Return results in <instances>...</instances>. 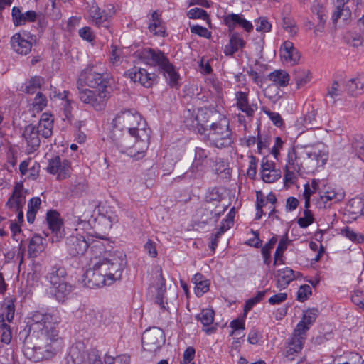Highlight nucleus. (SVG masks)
I'll use <instances>...</instances> for the list:
<instances>
[{"label": "nucleus", "mask_w": 364, "mask_h": 364, "mask_svg": "<svg viewBox=\"0 0 364 364\" xmlns=\"http://www.w3.org/2000/svg\"><path fill=\"white\" fill-rule=\"evenodd\" d=\"M30 333L24 341L23 354L30 360L40 362L51 358L55 354L52 343L56 340L55 326L59 317L54 312L35 311L28 317Z\"/></svg>", "instance_id": "1"}, {"label": "nucleus", "mask_w": 364, "mask_h": 364, "mask_svg": "<svg viewBox=\"0 0 364 364\" xmlns=\"http://www.w3.org/2000/svg\"><path fill=\"white\" fill-rule=\"evenodd\" d=\"M126 264V255L123 252H105L91 259L90 267L83 274L82 283L90 289L111 285L121 279Z\"/></svg>", "instance_id": "2"}, {"label": "nucleus", "mask_w": 364, "mask_h": 364, "mask_svg": "<svg viewBox=\"0 0 364 364\" xmlns=\"http://www.w3.org/2000/svg\"><path fill=\"white\" fill-rule=\"evenodd\" d=\"M149 138V129H139L138 132H119V129L112 131V139L117 149L122 153L137 159L147 150Z\"/></svg>", "instance_id": "3"}, {"label": "nucleus", "mask_w": 364, "mask_h": 364, "mask_svg": "<svg viewBox=\"0 0 364 364\" xmlns=\"http://www.w3.org/2000/svg\"><path fill=\"white\" fill-rule=\"evenodd\" d=\"M137 56L146 64L159 67L170 86H178L179 75L162 51L144 48L137 53Z\"/></svg>", "instance_id": "4"}, {"label": "nucleus", "mask_w": 364, "mask_h": 364, "mask_svg": "<svg viewBox=\"0 0 364 364\" xmlns=\"http://www.w3.org/2000/svg\"><path fill=\"white\" fill-rule=\"evenodd\" d=\"M205 132L206 140L218 149L229 147L233 142L229 121L226 117H222L218 122L213 123L209 129H205Z\"/></svg>", "instance_id": "5"}, {"label": "nucleus", "mask_w": 364, "mask_h": 364, "mask_svg": "<svg viewBox=\"0 0 364 364\" xmlns=\"http://www.w3.org/2000/svg\"><path fill=\"white\" fill-rule=\"evenodd\" d=\"M146 122L136 112L130 110L122 111L113 120V129L119 132H138L139 129H146Z\"/></svg>", "instance_id": "6"}, {"label": "nucleus", "mask_w": 364, "mask_h": 364, "mask_svg": "<svg viewBox=\"0 0 364 364\" xmlns=\"http://www.w3.org/2000/svg\"><path fill=\"white\" fill-rule=\"evenodd\" d=\"M364 6L363 0H336L335 10L332 14L333 24H347L352 16V10L360 9Z\"/></svg>", "instance_id": "7"}, {"label": "nucleus", "mask_w": 364, "mask_h": 364, "mask_svg": "<svg viewBox=\"0 0 364 364\" xmlns=\"http://www.w3.org/2000/svg\"><path fill=\"white\" fill-rule=\"evenodd\" d=\"M107 85L108 81L92 67L82 71L77 80V89H80V86H88L98 90H107Z\"/></svg>", "instance_id": "8"}, {"label": "nucleus", "mask_w": 364, "mask_h": 364, "mask_svg": "<svg viewBox=\"0 0 364 364\" xmlns=\"http://www.w3.org/2000/svg\"><path fill=\"white\" fill-rule=\"evenodd\" d=\"M78 90L80 100L83 103L90 105L96 110H102L109 97L107 90H89L81 86Z\"/></svg>", "instance_id": "9"}, {"label": "nucleus", "mask_w": 364, "mask_h": 364, "mask_svg": "<svg viewBox=\"0 0 364 364\" xmlns=\"http://www.w3.org/2000/svg\"><path fill=\"white\" fill-rule=\"evenodd\" d=\"M213 156L211 155L209 150L201 147H196L195 149L194 159L190 170L192 173L200 176L206 168H213Z\"/></svg>", "instance_id": "10"}, {"label": "nucleus", "mask_w": 364, "mask_h": 364, "mask_svg": "<svg viewBox=\"0 0 364 364\" xmlns=\"http://www.w3.org/2000/svg\"><path fill=\"white\" fill-rule=\"evenodd\" d=\"M141 341L145 350L155 351L165 343L164 331L157 327L146 330L142 335Z\"/></svg>", "instance_id": "11"}, {"label": "nucleus", "mask_w": 364, "mask_h": 364, "mask_svg": "<svg viewBox=\"0 0 364 364\" xmlns=\"http://www.w3.org/2000/svg\"><path fill=\"white\" fill-rule=\"evenodd\" d=\"M71 164L67 159H61L59 156H55L50 159L47 167V171L53 175H57V178L60 181L64 180L70 176Z\"/></svg>", "instance_id": "12"}, {"label": "nucleus", "mask_w": 364, "mask_h": 364, "mask_svg": "<svg viewBox=\"0 0 364 364\" xmlns=\"http://www.w3.org/2000/svg\"><path fill=\"white\" fill-rule=\"evenodd\" d=\"M89 245V240L79 234L70 235L66 239L68 252L72 257L84 255Z\"/></svg>", "instance_id": "13"}, {"label": "nucleus", "mask_w": 364, "mask_h": 364, "mask_svg": "<svg viewBox=\"0 0 364 364\" xmlns=\"http://www.w3.org/2000/svg\"><path fill=\"white\" fill-rule=\"evenodd\" d=\"M129 75L132 81L139 82L146 88L151 87L157 81V75L149 73L146 70L134 67L129 70Z\"/></svg>", "instance_id": "14"}, {"label": "nucleus", "mask_w": 364, "mask_h": 364, "mask_svg": "<svg viewBox=\"0 0 364 364\" xmlns=\"http://www.w3.org/2000/svg\"><path fill=\"white\" fill-rule=\"evenodd\" d=\"M306 340V336L294 331L293 335L287 342V346L284 350V355L291 360L294 355L301 352Z\"/></svg>", "instance_id": "15"}, {"label": "nucleus", "mask_w": 364, "mask_h": 364, "mask_svg": "<svg viewBox=\"0 0 364 364\" xmlns=\"http://www.w3.org/2000/svg\"><path fill=\"white\" fill-rule=\"evenodd\" d=\"M23 186L21 183H17L9 197L6 205L14 210L22 209L26 203V193Z\"/></svg>", "instance_id": "16"}, {"label": "nucleus", "mask_w": 364, "mask_h": 364, "mask_svg": "<svg viewBox=\"0 0 364 364\" xmlns=\"http://www.w3.org/2000/svg\"><path fill=\"white\" fill-rule=\"evenodd\" d=\"M249 90L237 91L235 92L236 107L247 117H252L257 110V104H250L248 99Z\"/></svg>", "instance_id": "17"}, {"label": "nucleus", "mask_w": 364, "mask_h": 364, "mask_svg": "<svg viewBox=\"0 0 364 364\" xmlns=\"http://www.w3.org/2000/svg\"><path fill=\"white\" fill-rule=\"evenodd\" d=\"M77 316L88 326H98L102 320V313L92 307L83 306L77 311Z\"/></svg>", "instance_id": "18"}, {"label": "nucleus", "mask_w": 364, "mask_h": 364, "mask_svg": "<svg viewBox=\"0 0 364 364\" xmlns=\"http://www.w3.org/2000/svg\"><path fill=\"white\" fill-rule=\"evenodd\" d=\"M280 56L285 63L291 65L296 64L300 59L299 50L294 46L292 42L286 41L280 48Z\"/></svg>", "instance_id": "19"}, {"label": "nucleus", "mask_w": 364, "mask_h": 364, "mask_svg": "<svg viewBox=\"0 0 364 364\" xmlns=\"http://www.w3.org/2000/svg\"><path fill=\"white\" fill-rule=\"evenodd\" d=\"M26 33H16L11 38V46L13 50L21 55H27L32 48V43L28 40Z\"/></svg>", "instance_id": "20"}, {"label": "nucleus", "mask_w": 364, "mask_h": 364, "mask_svg": "<svg viewBox=\"0 0 364 364\" xmlns=\"http://www.w3.org/2000/svg\"><path fill=\"white\" fill-rule=\"evenodd\" d=\"M223 21L230 32L237 26L242 27L247 32L251 31L253 28L252 24L244 18L242 15L231 14L225 16Z\"/></svg>", "instance_id": "21"}, {"label": "nucleus", "mask_w": 364, "mask_h": 364, "mask_svg": "<svg viewBox=\"0 0 364 364\" xmlns=\"http://www.w3.org/2000/svg\"><path fill=\"white\" fill-rule=\"evenodd\" d=\"M319 311L316 308L309 309L304 311L302 319L296 325L294 331L306 336L309 326L312 325L318 317Z\"/></svg>", "instance_id": "22"}, {"label": "nucleus", "mask_w": 364, "mask_h": 364, "mask_svg": "<svg viewBox=\"0 0 364 364\" xmlns=\"http://www.w3.org/2000/svg\"><path fill=\"white\" fill-rule=\"evenodd\" d=\"M345 193L343 191H336L334 188H328L322 195L320 196L319 200L316 203V205L319 208H326L328 202L331 201L333 203H338L344 199Z\"/></svg>", "instance_id": "23"}, {"label": "nucleus", "mask_w": 364, "mask_h": 364, "mask_svg": "<svg viewBox=\"0 0 364 364\" xmlns=\"http://www.w3.org/2000/svg\"><path fill=\"white\" fill-rule=\"evenodd\" d=\"M345 216L355 220L364 214V200L360 198L350 200L345 208Z\"/></svg>", "instance_id": "24"}, {"label": "nucleus", "mask_w": 364, "mask_h": 364, "mask_svg": "<svg viewBox=\"0 0 364 364\" xmlns=\"http://www.w3.org/2000/svg\"><path fill=\"white\" fill-rule=\"evenodd\" d=\"M226 210V208H220L219 210L213 208V205L204 203L200 210V222L204 224L216 222L219 217Z\"/></svg>", "instance_id": "25"}, {"label": "nucleus", "mask_w": 364, "mask_h": 364, "mask_svg": "<svg viewBox=\"0 0 364 364\" xmlns=\"http://www.w3.org/2000/svg\"><path fill=\"white\" fill-rule=\"evenodd\" d=\"M85 363L84 344L80 342L76 343L70 348L66 364H85Z\"/></svg>", "instance_id": "26"}, {"label": "nucleus", "mask_w": 364, "mask_h": 364, "mask_svg": "<svg viewBox=\"0 0 364 364\" xmlns=\"http://www.w3.org/2000/svg\"><path fill=\"white\" fill-rule=\"evenodd\" d=\"M72 291V286L66 282L50 287V294L59 302H64L69 298Z\"/></svg>", "instance_id": "27"}, {"label": "nucleus", "mask_w": 364, "mask_h": 364, "mask_svg": "<svg viewBox=\"0 0 364 364\" xmlns=\"http://www.w3.org/2000/svg\"><path fill=\"white\" fill-rule=\"evenodd\" d=\"M308 158L315 160L318 166H323L328 160V151L323 144H318L306 153Z\"/></svg>", "instance_id": "28"}, {"label": "nucleus", "mask_w": 364, "mask_h": 364, "mask_svg": "<svg viewBox=\"0 0 364 364\" xmlns=\"http://www.w3.org/2000/svg\"><path fill=\"white\" fill-rule=\"evenodd\" d=\"M275 276L277 278V287L280 289L287 288L290 282L296 278L294 271L289 267L278 269Z\"/></svg>", "instance_id": "29"}, {"label": "nucleus", "mask_w": 364, "mask_h": 364, "mask_svg": "<svg viewBox=\"0 0 364 364\" xmlns=\"http://www.w3.org/2000/svg\"><path fill=\"white\" fill-rule=\"evenodd\" d=\"M46 240L38 235H34L29 242L28 255L35 258L43 252L46 248Z\"/></svg>", "instance_id": "30"}, {"label": "nucleus", "mask_w": 364, "mask_h": 364, "mask_svg": "<svg viewBox=\"0 0 364 364\" xmlns=\"http://www.w3.org/2000/svg\"><path fill=\"white\" fill-rule=\"evenodd\" d=\"M66 276L65 269L60 265L55 264L51 267L46 278L50 282V287L64 282Z\"/></svg>", "instance_id": "31"}, {"label": "nucleus", "mask_w": 364, "mask_h": 364, "mask_svg": "<svg viewBox=\"0 0 364 364\" xmlns=\"http://www.w3.org/2000/svg\"><path fill=\"white\" fill-rule=\"evenodd\" d=\"M40 134L36 127L33 124L26 126L24 129L23 136L27 144L33 150H36L40 145Z\"/></svg>", "instance_id": "32"}, {"label": "nucleus", "mask_w": 364, "mask_h": 364, "mask_svg": "<svg viewBox=\"0 0 364 364\" xmlns=\"http://www.w3.org/2000/svg\"><path fill=\"white\" fill-rule=\"evenodd\" d=\"M53 120L50 119V116L47 113H43L41 115L37 131L42 136L45 138L50 137L53 134Z\"/></svg>", "instance_id": "33"}, {"label": "nucleus", "mask_w": 364, "mask_h": 364, "mask_svg": "<svg viewBox=\"0 0 364 364\" xmlns=\"http://www.w3.org/2000/svg\"><path fill=\"white\" fill-rule=\"evenodd\" d=\"M47 222L49 228L55 234L57 238H61L63 234L60 232L62 221L59 218V213L55 210H49L47 213Z\"/></svg>", "instance_id": "34"}, {"label": "nucleus", "mask_w": 364, "mask_h": 364, "mask_svg": "<svg viewBox=\"0 0 364 364\" xmlns=\"http://www.w3.org/2000/svg\"><path fill=\"white\" fill-rule=\"evenodd\" d=\"M346 89L351 95H358L364 92V73L350 79L346 83Z\"/></svg>", "instance_id": "35"}, {"label": "nucleus", "mask_w": 364, "mask_h": 364, "mask_svg": "<svg viewBox=\"0 0 364 364\" xmlns=\"http://www.w3.org/2000/svg\"><path fill=\"white\" fill-rule=\"evenodd\" d=\"M90 13L96 26L108 28L107 20L111 17V15L107 14L105 11H101L97 6H92Z\"/></svg>", "instance_id": "36"}, {"label": "nucleus", "mask_w": 364, "mask_h": 364, "mask_svg": "<svg viewBox=\"0 0 364 364\" xmlns=\"http://www.w3.org/2000/svg\"><path fill=\"white\" fill-rule=\"evenodd\" d=\"M159 282L157 284V287L156 289V294L155 297V301L159 306L163 309H166V304L167 302L164 301V294L166 291V286H165V279L162 277V271L161 269H159Z\"/></svg>", "instance_id": "37"}, {"label": "nucleus", "mask_w": 364, "mask_h": 364, "mask_svg": "<svg viewBox=\"0 0 364 364\" xmlns=\"http://www.w3.org/2000/svg\"><path fill=\"white\" fill-rule=\"evenodd\" d=\"M44 80L39 76H35L28 79L21 87L22 92L27 94H33L41 88Z\"/></svg>", "instance_id": "38"}, {"label": "nucleus", "mask_w": 364, "mask_h": 364, "mask_svg": "<svg viewBox=\"0 0 364 364\" xmlns=\"http://www.w3.org/2000/svg\"><path fill=\"white\" fill-rule=\"evenodd\" d=\"M293 78L296 84V87L300 89L311 80V75L309 70L296 69L293 73Z\"/></svg>", "instance_id": "39"}, {"label": "nucleus", "mask_w": 364, "mask_h": 364, "mask_svg": "<svg viewBox=\"0 0 364 364\" xmlns=\"http://www.w3.org/2000/svg\"><path fill=\"white\" fill-rule=\"evenodd\" d=\"M268 79L278 86L285 87L288 85L289 75L284 70H277L269 73Z\"/></svg>", "instance_id": "40"}, {"label": "nucleus", "mask_w": 364, "mask_h": 364, "mask_svg": "<svg viewBox=\"0 0 364 364\" xmlns=\"http://www.w3.org/2000/svg\"><path fill=\"white\" fill-rule=\"evenodd\" d=\"M151 17L153 22L149 26L150 32L155 36H164L166 33L165 27L159 18L157 11L152 13Z\"/></svg>", "instance_id": "41"}, {"label": "nucleus", "mask_w": 364, "mask_h": 364, "mask_svg": "<svg viewBox=\"0 0 364 364\" xmlns=\"http://www.w3.org/2000/svg\"><path fill=\"white\" fill-rule=\"evenodd\" d=\"M286 166L294 171H300L301 168L302 163L295 147H291L288 151Z\"/></svg>", "instance_id": "42"}, {"label": "nucleus", "mask_w": 364, "mask_h": 364, "mask_svg": "<svg viewBox=\"0 0 364 364\" xmlns=\"http://www.w3.org/2000/svg\"><path fill=\"white\" fill-rule=\"evenodd\" d=\"M41 200L39 197L32 198L28 203L27 220L28 223H33L36 214L40 208Z\"/></svg>", "instance_id": "43"}, {"label": "nucleus", "mask_w": 364, "mask_h": 364, "mask_svg": "<svg viewBox=\"0 0 364 364\" xmlns=\"http://www.w3.org/2000/svg\"><path fill=\"white\" fill-rule=\"evenodd\" d=\"M282 27L284 31L289 33L291 36H296L299 31L295 19L289 16L282 18Z\"/></svg>", "instance_id": "44"}, {"label": "nucleus", "mask_w": 364, "mask_h": 364, "mask_svg": "<svg viewBox=\"0 0 364 364\" xmlns=\"http://www.w3.org/2000/svg\"><path fill=\"white\" fill-rule=\"evenodd\" d=\"M289 242L290 240L288 239L287 235H285V236H284L283 238L281 239L280 241L279 242L277 248L274 254V265H277L278 263H283L282 257L284 252L287 250Z\"/></svg>", "instance_id": "45"}, {"label": "nucleus", "mask_w": 364, "mask_h": 364, "mask_svg": "<svg viewBox=\"0 0 364 364\" xmlns=\"http://www.w3.org/2000/svg\"><path fill=\"white\" fill-rule=\"evenodd\" d=\"M11 340V331L9 325L5 323L3 314H0V341L9 343Z\"/></svg>", "instance_id": "46"}, {"label": "nucleus", "mask_w": 364, "mask_h": 364, "mask_svg": "<svg viewBox=\"0 0 364 364\" xmlns=\"http://www.w3.org/2000/svg\"><path fill=\"white\" fill-rule=\"evenodd\" d=\"M214 311L211 309H205L197 315V319L200 321L204 326H208L213 323L214 321Z\"/></svg>", "instance_id": "47"}, {"label": "nucleus", "mask_w": 364, "mask_h": 364, "mask_svg": "<svg viewBox=\"0 0 364 364\" xmlns=\"http://www.w3.org/2000/svg\"><path fill=\"white\" fill-rule=\"evenodd\" d=\"M220 198L221 197L218 191L213 189L206 195L205 203L212 204L213 205V208L218 210L220 208H225V206L221 207L220 205Z\"/></svg>", "instance_id": "48"}, {"label": "nucleus", "mask_w": 364, "mask_h": 364, "mask_svg": "<svg viewBox=\"0 0 364 364\" xmlns=\"http://www.w3.org/2000/svg\"><path fill=\"white\" fill-rule=\"evenodd\" d=\"M84 352L85 353V364H103V362L100 359V355L98 350L92 349L89 353H87L85 350V348L84 347Z\"/></svg>", "instance_id": "49"}, {"label": "nucleus", "mask_w": 364, "mask_h": 364, "mask_svg": "<svg viewBox=\"0 0 364 364\" xmlns=\"http://www.w3.org/2000/svg\"><path fill=\"white\" fill-rule=\"evenodd\" d=\"M46 105L47 100L46 96L41 92H38L32 103L33 109L37 112L42 111Z\"/></svg>", "instance_id": "50"}, {"label": "nucleus", "mask_w": 364, "mask_h": 364, "mask_svg": "<svg viewBox=\"0 0 364 364\" xmlns=\"http://www.w3.org/2000/svg\"><path fill=\"white\" fill-rule=\"evenodd\" d=\"M262 180L265 183H274L281 177L280 170L267 171V172H261Z\"/></svg>", "instance_id": "51"}, {"label": "nucleus", "mask_w": 364, "mask_h": 364, "mask_svg": "<svg viewBox=\"0 0 364 364\" xmlns=\"http://www.w3.org/2000/svg\"><path fill=\"white\" fill-rule=\"evenodd\" d=\"M187 16L189 18H193V19H197V18H200V19H208V14L207 12L203 10V9H200V8H193V9H190L188 13H187Z\"/></svg>", "instance_id": "52"}, {"label": "nucleus", "mask_w": 364, "mask_h": 364, "mask_svg": "<svg viewBox=\"0 0 364 364\" xmlns=\"http://www.w3.org/2000/svg\"><path fill=\"white\" fill-rule=\"evenodd\" d=\"M262 110L264 114H266L271 121L278 127H280L283 125L284 121L282 119L281 115L278 112H271L269 109L263 107Z\"/></svg>", "instance_id": "53"}, {"label": "nucleus", "mask_w": 364, "mask_h": 364, "mask_svg": "<svg viewBox=\"0 0 364 364\" xmlns=\"http://www.w3.org/2000/svg\"><path fill=\"white\" fill-rule=\"evenodd\" d=\"M314 222L313 215L309 210H304V217L299 218L298 219V224L301 228H306Z\"/></svg>", "instance_id": "54"}, {"label": "nucleus", "mask_w": 364, "mask_h": 364, "mask_svg": "<svg viewBox=\"0 0 364 364\" xmlns=\"http://www.w3.org/2000/svg\"><path fill=\"white\" fill-rule=\"evenodd\" d=\"M256 30L257 31H262V32H269L271 30L272 25L271 23L267 21L266 17H260L257 21H256Z\"/></svg>", "instance_id": "55"}, {"label": "nucleus", "mask_w": 364, "mask_h": 364, "mask_svg": "<svg viewBox=\"0 0 364 364\" xmlns=\"http://www.w3.org/2000/svg\"><path fill=\"white\" fill-rule=\"evenodd\" d=\"M342 90L337 81H333L330 86L328 87L327 95L332 99H335L341 95Z\"/></svg>", "instance_id": "56"}, {"label": "nucleus", "mask_w": 364, "mask_h": 364, "mask_svg": "<svg viewBox=\"0 0 364 364\" xmlns=\"http://www.w3.org/2000/svg\"><path fill=\"white\" fill-rule=\"evenodd\" d=\"M226 166L227 165L223 159L218 158L217 156H213V168H211L216 173L218 174L225 171Z\"/></svg>", "instance_id": "57"}, {"label": "nucleus", "mask_w": 364, "mask_h": 364, "mask_svg": "<svg viewBox=\"0 0 364 364\" xmlns=\"http://www.w3.org/2000/svg\"><path fill=\"white\" fill-rule=\"evenodd\" d=\"M230 44L238 50L245 45V41L241 38L237 33H232L230 38Z\"/></svg>", "instance_id": "58"}, {"label": "nucleus", "mask_w": 364, "mask_h": 364, "mask_svg": "<svg viewBox=\"0 0 364 364\" xmlns=\"http://www.w3.org/2000/svg\"><path fill=\"white\" fill-rule=\"evenodd\" d=\"M311 294V289L307 285L304 284L300 287L298 292H297V299L299 301H304L306 300L309 295Z\"/></svg>", "instance_id": "59"}, {"label": "nucleus", "mask_w": 364, "mask_h": 364, "mask_svg": "<svg viewBox=\"0 0 364 364\" xmlns=\"http://www.w3.org/2000/svg\"><path fill=\"white\" fill-rule=\"evenodd\" d=\"M190 30L192 33H195L198 35L199 36L209 38L210 37V32L208 31V30L203 26L196 25V26H191Z\"/></svg>", "instance_id": "60"}, {"label": "nucleus", "mask_w": 364, "mask_h": 364, "mask_svg": "<svg viewBox=\"0 0 364 364\" xmlns=\"http://www.w3.org/2000/svg\"><path fill=\"white\" fill-rule=\"evenodd\" d=\"M312 12L316 14L318 19L326 18V9L321 3L315 4L312 7Z\"/></svg>", "instance_id": "61"}, {"label": "nucleus", "mask_w": 364, "mask_h": 364, "mask_svg": "<svg viewBox=\"0 0 364 364\" xmlns=\"http://www.w3.org/2000/svg\"><path fill=\"white\" fill-rule=\"evenodd\" d=\"M12 17L14 23L16 26L24 24V14L17 7H14L12 9Z\"/></svg>", "instance_id": "62"}, {"label": "nucleus", "mask_w": 364, "mask_h": 364, "mask_svg": "<svg viewBox=\"0 0 364 364\" xmlns=\"http://www.w3.org/2000/svg\"><path fill=\"white\" fill-rule=\"evenodd\" d=\"M300 171H294L292 168L285 166L284 182L293 183L297 178V173Z\"/></svg>", "instance_id": "63"}, {"label": "nucleus", "mask_w": 364, "mask_h": 364, "mask_svg": "<svg viewBox=\"0 0 364 364\" xmlns=\"http://www.w3.org/2000/svg\"><path fill=\"white\" fill-rule=\"evenodd\" d=\"M121 53L120 49L117 48V46H112L110 61L114 65H118L120 63Z\"/></svg>", "instance_id": "64"}]
</instances>
